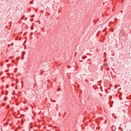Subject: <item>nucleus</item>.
<instances>
[{"mask_svg":"<svg viewBox=\"0 0 131 131\" xmlns=\"http://www.w3.org/2000/svg\"><path fill=\"white\" fill-rule=\"evenodd\" d=\"M22 54H23V55H25V52H24V51L23 52Z\"/></svg>","mask_w":131,"mask_h":131,"instance_id":"7","label":"nucleus"},{"mask_svg":"<svg viewBox=\"0 0 131 131\" xmlns=\"http://www.w3.org/2000/svg\"><path fill=\"white\" fill-rule=\"evenodd\" d=\"M31 17H34V15H32Z\"/></svg>","mask_w":131,"mask_h":131,"instance_id":"10","label":"nucleus"},{"mask_svg":"<svg viewBox=\"0 0 131 131\" xmlns=\"http://www.w3.org/2000/svg\"><path fill=\"white\" fill-rule=\"evenodd\" d=\"M58 91H61V89H58Z\"/></svg>","mask_w":131,"mask_h":131,"instance_id":"17","label":"nucleus"},{"mask_svg":"<svg viewBox=\"0 0 131 131\" xmlns=\"http://www.w3.org/2000/svg\"><path fill=\"white\" fill-rule=\"evenodd\" d=\"M112 130H113V131L116 130V126H112Z\"/></svg>","mask_w":131,"mask_h":131,"instance_id":"1","label":"nucleus"},{"mask_svg":"<svg viewBox=\"0 0 131 131\" xmlns=\"http://www.w3.org/2000/svg\"><path fill=\"white\" fill-rule=\"evenodd\" d=\"M100 91H101V92H103V87H100Z\"/></svg>","mask_w":131,"mask_h":131,"instance_id":"5","label":"nucleus"},{"mask_svg":"<svg viewBox=\"0 0 131 131\" xmlns=\"http://www.w3.org/2000/svg\"><path fill=\"white\" fill-rule=\"evenodd\" d=\"M109 99H110V101H111V100L112 99V96H110V97H109Z\"/></svg>","mask_w":131,"mask_h":131,"instance_id":"2","label":"nucleus"},{"mask_svg":"<svg viewBox=\"0 0 131 131\" xmlns=\"http://www.w3.org/2000/svg\"><path fill=\"white\" fill-rule=\"evenodd\" d=\"M111 104H113V101H110V105Z\"/></svg>","mask_w":131,"mask_h":131,"instance_id":"4","label":"nucleus"},{"mask_svg":"<svg viewBox=\"0 0 131 131\" xmlns=\"http://www.w3.org/2000/svg\"><path fill=\"white\" fill-rule=\"evenodd\" d=\"M22 116H23V117H25V115H23Z\"/></svg>","mask_w":131,"mask_h":131,"instance_id":"16","label":"nucleus"},{"mask_svg":"<svg viewBox=\"0 0 131 131\" xmlns=\"http://www.w3.org/2000/svg\"><path fill=\"white\" fill-rule=\"evenodd\" d=\"M114 118H117V117L115 116L114 117Z\"/></svg>","mask_w":131,"mask_h":131,"instance_id":"14","label":"nucleus"},{"mask_svg":"<svg viewBox=\"0 0 131 131\" xmlns=\"http://www.w3.org/2000/svg\"><path fill=\"white\" fill-rule=\"evenodd\" d=\"M54 102H56V100H55Z\"/></svg>","mask_w":131,"mask_h":131,"instance_id":"19","label":"nucleus"},{"mask_svg":"<svg viewBox=\"0 0 131 131\" xmlns=\"http://www.w3.org/2000/svg\"><path fill=\"white\" fill-rule=\"evenodd\" d=\"M6 95H8V92H6Z\"/></svg>","mask_w":131,"mask_h":131,"instance_id":"11","label":"nucleus"},{"mask_svg":"<svg viewBox=\"0 0 131 131\" xmlns=\"http://www.w3.org/2000/svg\"><path fill=\"white\" fill-rule=\"evenodd\" d=\"M31 30H33V27H31Z\"/></svg>","mask_w":131,"mask_h":131,"instance_id":"8","label":"nucleus"},{"mask_svg":"<svg viewBox=\"0 0 131 131\" xmlns=\"http://www.w3.org/2000/svg\"><path fill=\"white\" fill-rule=\"evenodd\" d=\"M112 115H113V116L114 115V114H113Z\"/></svg>","mask_w":131,"mask_h":131,"instance_id":"18","label":"nucleus"},{"mask_svg":"<svg viewBox=\"0 0 131 131\" xmlns=\"http://www.w3.org/2000/svg\"><path fill=\"white\" fill-rule=\"evenodd\" d=\"M119 129H120L121 131H123V129H122V128H121V127H119Z\"/></svg>","mask_w":131,"mask_h":131,"instance_id":"3","label":"nucleus"},{"mask_svg":"<svg viewBox=\"0 0 131 131\" xmlns=\"http://www.w3.org/2000/svg\"><path fill=\"white\" fill-rule=\"evenodd\" d=\"M30 21H31V22H32V21H33V19H31Z\"/></svg>","mask_w":131,"mask_h":131,"instance_id":"9","label":"nucleus"},{"mask_svg":"<svg viewBox=\"0 0 131 131\" xmlns=\"http://www.w3.org/2000/svg\"><path fill=\"white\" fill-rule=\"evenodd\" d=\"M80 62H83V60H80Z\"/></svg>","mask_w":131,"mask_h":131,"instance_id":"13","label":"nucleus"},{"mask_svg":"<svg viewBox=\"0 0 131 131\" xmlns=\"http://www.w3.org/2000/svg\"><path fill=\"white\" fill-rule=\"evenodd\" d=\"M23 59H24V56L22 57V60H23Z\"/></svg>","mask_w":131,"mask_h":131,"instance_id":"12","label":"nucleus"},{"mask_svg":"<svg viewBox=\"0 0 131 131\" xmlns=\"http://www.w3.org/2000/svg\"><path fill=\"white\" fill-rule=\"evenodd\" d=\"M111 107H112V105H110V107H111Z\"/></svg>","mask_w":131,"mask_h":131,"instance_id":"15","label":"nucleus"},{"mask_svg":"<svg viewBox=\"0 0 131 131\" xmlns=\"http://www.w3.org/2000/svg\"><path fill=\"white\" fill-rule=\"evenodd\" d=\"M7 99H8V98H7V97H5V98H4V101H6V100H7Z\"/></svg>","mask_w":131,"mask_h":131,"instance_id":"6","label":"nucleus"}]
</instances>
